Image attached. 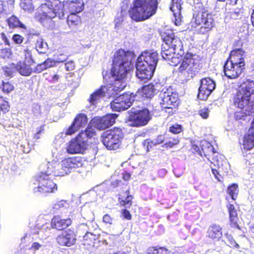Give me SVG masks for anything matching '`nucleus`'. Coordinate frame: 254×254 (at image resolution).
<instances>
[{"label": "nucleus", "mask_w": 254, "mask_h": 254, "mask_svg": "<svg viewBox=\"0 0 254 254\" xmlns=\"http://www.w3.org/2000/svg\"><path fill=\"white\" fill-rule=\"evenodd\" d=\"M44 76L45 77L46 80L50 83L57 82L60 78V75L58 73L53 74L51 72H45Z\"/></svg>", "instance_id": "4c0bfd02"}, {"label": "nucleus", "mask_w": 254, "mask_h": 254, "mask_svg": "<svg viewBox=\"0 0 254 254\" xmlns=\"http://www.w3.org/2000/svg\"><path fill=\"white\" fill-rule=\"evenodd\" d=\"M191 57L190 55H187L186 58L184 59L182 62L180 64L179 67L178 68L179 71L182 72L185 69H187V67L190 65L191 61L189 59Z\"/></svg>", "instance_id": "a19ab883"}, {"label": "nucleus", "mask_w": 254, "mask_h": 254, "mask_svg": "<svg viewBox=\"0 0 254 254\" xmlns=\"http://www.w3.org/2000/svg\"><path fill=\"white\" fill-rule=\"evenodd\" d=\"M44 127L45 126L43 125L37 129V132L33 135L34 139L37 140L40 138V134L44 132Z\"/></svg>", "instance_id": "4d7b16f0"}, {"label": "nucleus", "mask_w": 254, "mask_h": 254, "mask_svg": "<svg viewBox=\"0 0 254 254\" xmlns=\"http://www.w3.org/2000/svg\"><path fill=\"white\" fill-rule=\"evenodd\" d=\"M191 147L192 149L194 151L197 152L198 154L202 155L199 147L197 144H195L194 142H191Z\"/></svg>", "instance_id": "69168bd1"}, {"label": "nucleus", "mask_w": 254, "mask_h": 254, "mask_svg": "<svg viewBox=\"0 0 254 254\" xmlns=\"http://www.w3.org/2000/svg\"><path fill=\"white\" fill-rule=\"evenodd\" d=\"M158 6V0H134L128 14L135 21H144L156 13Z\"/></svg>", "instance_id": "7ed1b4c3"}, {"label": "nucleus", "mask_w": 254, "mask_h": 254, "mask_svg": "<svg viewBox=\"0 0 254 254\" xmlns=\"http://www.w3.org/2000/svg\"><path fill=\"white\" fill-rule=\"evenodd\" d=\"M159 60L156 52L145 51L138 58L136 64V76L144 81L153 76Z\"/></svg>", "instance_id": "f03ea898"}, {"label": "nucleus", "mask_w": 254, "mask_h": 254, "mask_svg": "<svg viewBox=\"0 0 254 254\" xmlns=\"http://www.w3.org/2000/svg\"><path fill=\"white\" fill-rule=\"evenodd\" d=\"M238 192V186L236 184H233L227 189V193L231 196L233 200H235Z\"/></svg>", "instance_id": "58836bf2"}, {"label": "nucleus", "mask_w": 254, "mask_h": 254, "mask_svg": "<svg viewBox=\"0 0 254 254\" xmlns=\"http://www.w3.org/2000/svg\"><path fill=\"white\" fill-rule=\"evenodd\" d=\"M64 67L67 71L73 70L75 68L74 63L72 61L67 62L65 64Z\"/></svg>", "instance_id": "bf43d9fd"}, {"label": "nucleus", "mask_w": 254, "mask_h": 254, "mask_svg": "<svg viewBox=\"0 0 254 254\" xmlns=\"http://www.w3.org/2000/svg\"><path fill=\"white\" fill-rule=\"evenodd\" d=\"M151 118L150 111L146 108L131 112L128 118L129 125L133 127H140L146 125Z\"/></svg>", "instance_id": "0eeeda50"}, {"label": "nucleus", "mask_w": 254, "mask_h": 254, "mask_svg": "<svg viewBox=\"0 0 254 254\" xmlns=\"http://www.w3.org/2000/svg\"><path fill=\"white\" fill-rule=\"evenodd\" d=\"M0 38L1 39L4 41V43L5 45L9 46L10 45V42L8 38H7L6 34L4 32H1L0 34Z\"/></svg>", "instance_id": "0e129e2a"}, {"label": "nucleus", "mask_w": 254, "mask_h": 254, "mask_svg": "<svg viewBox=\"0 0 254 254\" xmlns=\"http://www.w3.org/2000/svg\"><path fill=\"white\" fill-rule=\"evenodd\" d=\"M65 2L72 12L78 13L84 9V3L82 0H67Z\"/></svg>", "instance_id": "a878e982"}, {"label": "nucleus", "mask_w": 254, "mask_h": 254, "mask_svg": "<svg viewBox=\"0 0 254 254\" xmlns=\"http://www.w3.org/2000/svg\"><path fill=\"white\" fill-rule=\"evenodd\" d=\"M233 64L228 60L224 66L225 75L230 79L237 78L243 71L241 68V65L237 66V65Z\"/></svg>", "instance_id": "f3484780"}, {"label": "nucleus", "mask_w": 254, "mask_h": 254, "mask_svg": "<svg viewBox=\"0 0 254 254\" xmlns=\"http://www.w3.org/2000/svg\"><path fill=\"white\" fill-rule=\"evenodd\" d=\"M72 223L70 218L63 219L59 216H55L51 222L52 228L58 231H63L66 229Z\"/></svg>", "instance_id": "a211bd4d"}, {"label": "nucleus", "mask_w": 254, "mask_h": 254, "mask_svg": "<svg viewBox=\"0 0 254 254\" xmlns=\"http://www.w3.org/2000/svg\"><path fill=\"white\" fill-rule=\"evenodd\" d=\"M155 91L154 85L150 83L138 89L133 97H138L142 99H151L155 95Z\"/></svg>", "instance_id": "6ab92c4d"}, {"label": "nucleus", "mask_w": 254, "mask_h": 254, "mask_svg": "<svg viewBox=\"0 0 254 254\" xmlns=\"http://www.w3.org/2000/svg\"><path fill=\"white\" fill-rule=\"evenodd\" d=\"M83 133L79 132L76 136L72 138L67 143L66 152L70 154H83L87 149L88 143L82 136Z\"/></svg>", "instance_id": "423d86ee"}, {"label": "nucleus", "mask_w": 254, "mask_h": 254, "mask_svg": "<svg viewBox=\"0 0 254 254\" xmlns=\"http://www.w3.org/2000/svg\"><path fill=\"white\" fill-rule=\"evenodd\" d=\"M0 88L5 94H8L14 90V85L9 81H2Z\"/></svg>", "instance_id": "c9c22d12"}, {"label": "nucleus", "mask_w": 254, "mask_h": 254, "mask_svg": "<svg viewBox=\"0 0 254 254\" xmlns=\"http://www.w3.org/2000/svg\"><path fill=\"white\" fill-rule=\"evenodd\" d=\"M227 239L226 244L230 247L239 248V245L235 242L232 236L228 234L225 235Z\"/></svg>", "instance_id": "a18cd8bd"}, {"label": "nucleus", "mask_w": 254, "mask_h": 254, "mask_svg": "<svg viewBox=\"0 0 254 254\" xmlns=\"http://www.w3.org/2000/svg\"><path fill=\"white\" fill-rule=\"evenodd\" d=\"M121 214L123 216V218L127 220H130L132 218V216L130 213L129 211L126 208L123 209L121 211Z\"/></svg>", "instance_id": "6e6d98bb"}, {"label": "nucleus", "mask_w": 254, "mask_h": 254, "mask_svg": "<svg viewBox=\"0 0 254 254\" xmlns=\"http://www.w3.org/2000/svg\"><path fill=\"white\" fill-rule=\"evenodd\" d=\"M24 53V60L19 61L15 64H13L12 66L20 75L24 76H28L33 72L31 66L35 64V62L32 58L31 51L28 50H25Z\"/></svg>", "instance_id": "6e6552de"}, {"label": "nucleus", "mask_w": 254, "mask_h": 254, "mask_svg": "<svg viewBox=\"0 0 254 254\" xmlns=\"http://www.w3.org/2000/svg\"><path fill=\"white\" fill-rule=\"evenodd\" d=\"M130 54L129 51L120 49L116 51L112 58L111 74L115 80L111 86L115 92L122 91L126 87L124 79L132 68L131 62L128 58Z\"/></svg>", "instance_id": "f257e3e1"}, {"label": "nucleus", "mask_w": 254, "mask_h": 254, "mask_svg": "<svg viewBox=\"0 0 254 254\" xmlns=\"http://www.w3.org/2000/svg\"><path fill=\"white\" fill-rule=\"evenodd\" d=\"M45 66H46V69L52 67L53 65L54 61L50 59H47L46 61L43 62Z\"/></svg>", "instance_id": "e2e57ef3"}, {"label": "nucleus", "mask_w": 254, "mask_h": 254, "mask_svg": "<svg viewBox=\"0 0 254 254\" xmlns=\"http://www.w3.org/2000/svg\"><path fill=\"white\" fill-rule=\"evenodd\" d=\"M41 246V245L39 243L34 242L32 244V245L30 248V249L33 250L34 251H37L40 249Z\"/></svg>", "instance_id": "774afa93"}, {"label": "nucleus", "mask_w": 254, "mask_h": 254, "mask_svg": "<svg viewBox=\"0 0 254 254\" xmlns=\"http://www.w3.org/2000/svg\"><path fill=\"white\" fill-rule=\"evenodd\" d=\"M82 132V136L86 139V142H88V139L93 137L96 134V132L94 128L90 126H88L84 130L81 131Z\"/></svg>", "instance_id": "f704fd0d"}, {"label": "nucleus", "mask_w": 254, "mask_h": 254, "mask_svg": "<svg viewBox=\"0 0 254 254\" xmlns=\"http://www.w3.org/2000/svg\"><path fill=\"white\" fill-rule=\"evenodd\" d=\"M192 22L196 26L201 25V28H204L206 31L210 30L213 27V19L210 15L206 13H199L193 16Z\"/></svg>", "instance_id": "dca6fc26"}, {"label": "nucleus", "mask_w": 254, "mask_h": 254, "mask_svg": "<svg viewBox=\"0 0 254 254\" xmlns=\"http://www.w3.org/2000/svg\"><path fill=\"white\" fill-rule=\"evenodd\" d=\"M34 184H38L34 189L35 192H39L45 195L54 193L58 190V186L52 179L50 174L46 172H39L33 178Z\"/></svg>", "instance_id": "20e7f679"}, {"label": "nucleus", "mask_w": 254, "mask_h": 254, "mask_svg": "<svg viewBox=\"0 0 254 254\" xmlns=\"http://www.w3.org/2000/svg\"><path fill=\"white\" fill-rule=\"evenodd\" d=\"M216 84L211 78L207 77L200 80V86L198 89V98L202 100H206L215 89Z\"/></svg>", "instance_id": "ddd939ff"}, {"label": "nucleus", "mask_w": 254, "mask_h": 254, "mask_svg": "<svg viewBox=\"0 0 254 254\" xmlns=\"http://www.w3.org/2000/svg\"><path fill=\"white\" fill-rule=\"evenodd\" d=\"M77 13L71 12L67 16V23L71 28H75L81 24V18Z\"/></svg>", "instance_id": "c756f323"}, {"label": "nucleus", "mask_w": 254, "mask_h": 254, "mask_svg": "<svg viewBox=\"0 0 254 254\" xmlns=\"http://www.w3.org/2000/svg\"><path fill=\"white\" fill-rule=\"evenodd\" d=\"M82 165V158L79 156H74L65 158L62 161L60 175L68 174L72 169L80 167Z\"/></svg>", "instance_id": "4468645a"}, {"label": "nucleus", "mask_w": 254, "mask_h": 254, "mask_svg": "<svg viewBox=\"0 0 254 254\" xmlns=\"http://www.w3.org/2000/svg\"><path fill=\"white\" fill-rule=\"evenodd\" d=\"M50 5L52 8V11L54 12V18L58 16L61 19L64 16L65 9L64 2H62L59 0L55 1L54 3H50Z\"/></svg>", "instance_id": "b1692460"}, {"label": "nucleus", "mask_w": 254, "mask_h": 254, "mask_svg": "<svg viewBox=\"0 0 254 254\" xmlns=\"http://www.w3.org/2000/svg\"><path fill=\"white\" fill-rule=\"evenodd\" d=\"M14 64H12L9 67H5L4 69L5 75L7 76L12 77L13 75L15 68L12 66Z\"/></svg>", "instance_id": "603ef678"}, {"label": "nucleus", "mask_w": 254, "mask_h": 254, "mask_svg": "<svg viewBox=\"0 0 254 254\" xmlns=\"http://www.w3.org/2000/svg\"><path fill=\"white\" fill-rule=\"evenodd\" d=\"M118 116L116 114H108L102 117H94L91 120L92 124L99 130L105 129L115 123Z\"/></svg>", "instance_id": "9b49d317"}, {"label": "nucleus", "mask_w": 254, "mask_h": 254, "mask_svg": "<svg viewBox=\"0 0 254 254\" xmlns=\"http://www.w3.org/2000/svg\"><path fill=\"white\" fill-rule=\"evenodd\" d=\"M148 254H170V252L164 247H151L147 251Z\"/></svg>", "instance_id": "72a5a7b5"}, {"label": "nucleus", "mask_w": 254, "mask_h": 254, "mask_svg": "<svg viewBox=\"0 0 254 254\" xmlns=\"http://www.w3.org/2000/svg\"><path fill=\"white\" fill-rule=\"evenodd\" d=\"M251 98L239 92H237L234 99L235 106L245 111V114L253 115L254 114V103L250 102Z\"/></svg>", "instance_id": "9d476101"}, {"label": "nucleus", "mask_w": 254, "mask_h": 254, "mask_svg": "<svg viewBox=\"0 0 254 254\" xmlns=\"http://www.w3.org/2000/svg\"><path fill=\"white\" fill-rule=\"evenodd\" d=\"M215 166H217L219 169L223 168L224 166H228V163L226 161H223L221 156H216L213 159V162H212Z\"/></svg>", "instance_id": "c03bdc74"}, {"label": "nucleus", "mask_w": 254, "mask_h": 254, "mask_svg": "<svg viewBox=\"0 0 254 254\" xmlns=\"http://www.w3.org/2000/svg\"><path fill=\"white\" fill-rule=\"evenodd\" d=\"M54 15L50 3H45L38 7L35 17L43 25L46 26L52 21L54 18Z\"/></svg>", "instance_id": "1a4fd4ad"}, {"label": "nucleus", "mask_w": 254, "mask_h": 254, "mask_svg": "<svg viewBox=\"0 0 254 254\" xmlns=\"http://www.w3.org/2000/svg\"><path fill=\"white\" fill-rule=\"evenodd\" d=\"M80 128L72 122L71 125L67 127L64 131L66 135H71L74 134Z\"/></svg>", "instance_id": "37998d69"}, {"label": "nucleus", "mask_w": 254, "mask_h": 254, "mask_svg": "<svg viewBox=\"0 0 254 254\" xmlns=\"http://www.w3.org/2000/svg\"><path fill=\"white\" fill-rule=\"evenodd\" d=\"M243 148L251 150L254 147V132L253 129H249L243 138Z\"/></svg>", "instance_id": "cd10ccee"}, {"label": "nucleus", "mask_w": 254, "mask_h": 254, "mask_svg": "<svg viewBox=\"0 0 254 254\" xmlns=\"http://www.w3.org/2000/svg\"><path fill=\"white\" fill-rule=\"evenodd\" d=\"M170 138L169 134L166 133L164 135H159L157 136L155 144H161L164 142L165 140Z\"/></svg>", "instance_id": "3c124183"}, {"label": "nucleus", "mask_w": 254, "mask_h": 254, "mask_svg": "<svg viewBox=\"0 0 254 254\" xmlns=\"http://www.w3.org/2000/svg\"><path fill=\"white\" fill-rule=\"evenodd\" d=\"M46 69V66H45L43 63L38 64L35 67L33 72L40 73L43 70Z\"/></svg>", "instance_id": "13d9d810"}, {"label": "nucleus", "mask_w": 254, "mask_h": 254, "mask_svg": "<svg viewBox=\"0 0 254 254\" xmlns=\"http://www.w3.org/2000/svg\"><path fill=\"white\" fill-rule=\"evenodd\" d=\"M244 53V52L241 49H235L231 51L229 57V62L236 64L237 63V59L244 61L243 58Z\"/></svg>", "instance_id": "7c9ffc66"}, {"label": "nucleus", "mask_w": 254, "mask_h": 254, "mask_svg": "<svg viewBox=\"0 0 254 254\" xmlns=\"http://www.w3.org/2000/svg\"><path fill=\"white\" fill-rule=\"evenodd\" d=\"M20 5L21 7L25 11H32L34 10V6L32 0H21Z\"/></svg>", "instance_id": "e433bc0d"}, {"label": "nucleus", "mask_w": 254, "mask_h": 254, "mask_svg": "<svg viewBox=\"0 0 254 254\" xmlns=\"http://www.w3.org/2000/svg\"><path fill=\"white\" fill-rule=\"evenodd\" d=\"M6 22L9 27L11 28H15L17 27L22 28H25V25L20 21L16 16L14 15H11L7 18Z\"/></svg>", "instance_id": "473e14b6"}, {"label": "nucleus", "mask_w": 254, "mask_h": 254, "mask_svg": "<svg viewBox=\"0 0 254 254\" xmlns=\"http://www.w3.org/2000/svg\"><path fill=\"white\" fill-rule=\"evenodd\" d=\"M227 208L229 214L230 224L231 227L239 229L240 227L238 224V217L237 211L233 204H229Z\"/></svg>", "instance_id": "bb28decb"}, {"label": "nucleus", "mask_w": 254, "mask_h": 254, "mask_svg": "<svg viewBox=\"0 0 254 254\" xmlns=\"http://www.w3.org/2000/svg\"><path fill=\"white\" fill-rule=\"evenodd\" d=\"M123 137L122 129L115 127L103 133L102 142L108 150H116L121 147Z\"/></svg>", "instance_id": "39448f33"}, {"label": "nucleus", "mask_w": 254, "mask_h": 254, "mask_svg": "<svg viewBox=\"0 0 254 254\" xmlns=\"http://www.w3.org/2000/svg\"><path fill=\"white\" fill-rule=\"evenodd\" d=\"M122 178L125 181H128L131 178V174L127 171H124L122 173Z\"/></svg>", "instance_id": "338daca9"}, {"label": "nucleus", "mask_w": 254, "mask_h": 254, "mask_svg": "<svg viewBox=\"0 0 254 254\" xmlns=\"http://www.w3.org/2000/svg\"><path fill=\"white\" fill-rule=\"evenodd\" d=\"M107 91L108 89L107 86L105 85H102L99 89L96 90L90 95V97L88 99L89 102L91 105H96L101 98L106 96V92Z\"/></svg>", "instance_id": "5701e85b"}, {"label": "nucleus", "mask_w": 254, "mask_h": 254, "mask_svg": "<svg viewBox=\"0 0 254 254\" xmlns=\"http://www.w3.org/2000/svg\"><path fill=\"white\" fill-rule=\"evenodd\" d=\"M247 116H250L249 115H247L245 114V111L243 109H241L240 111H237L235 113V117L236 120H241L244 119V117Z\"/></svg>", "instance_id": "864d4df0"}, {"label": "nucleus", "mask_w": 254, "mask_h": 254, "mask_svg": "<svg viewBox=\"0 0 254 254\" xmlns=\"http://www.w3.org/2000/svg\"><path fill=\"white\" fill-rule=\"evenodd\" d=\"M174 38L175 36L173 34L171 36L167 35L164 38L166 43L170 46L169 49L164 51L162 53V57L165 60H170L174 58L175 54V46L173 44V42Z\"/></svg>", "instance_id": "412c9836"}, {"label": "nucleus", "mask_w": 254, "mask_h": 254, "mask_svg": "<svg viewBox=\"0 0 254 254\" xmlns=\"http://www.w3.org/2000/svg\"><path fill=\"white\" fill-rule=\"evenodd\" d=\"M177 48L179 50L178 55L182 57L184 54V51L183 50V45L182 41L179 39L176 38V50Z\"/></svg>", "instance_id": "49530a36"}, {"label": "nucleus", "mask_w": 254, "mask_h": 254, "mask_svg": "<svg viewBox=\"0 0 254 254\" xmlns=\"http://www.w3.org/2000/svg\"><path fill=\"white\" fill-rule=\"evenodd\" d=\"M133 196L130 193L129 189L119 194L118 202L120 206L129 208L132 205Z\"/></svg>", "instance_id": "aec40b11"}, {"label": "nucleus", "mask_w": 254, "mask_h": 254, "mask_svg": "<svg viewBox=\"0 0 254 254\" xmlns=\"http://www.w3.org/2000/svg\"><path fill=\"white\" fill-rule=\"evenodd\" d=\"M13 42L17 44H21L24 40V38L19 34H14L12 38Z\"/></svg>", "instance_id": "5fc2aeb1"}, {"label": "nucleus", "mask_w": 254, "mask_h": 254, "mask_svg": "<svg viewBox=\"0 0 254 254\" xmlns=\"http://www.w3.org/2000/svg\"><path fill=\"white\" fill-rule=\"evenodd\" d=\"M12 52L10 48H5L0 50V57L2 59L8 58L11 55Z\"/></svg>", "instance_id": "09e8293b"}, {"label": "nucleus", "mask_w": 254, "mask_h": 254, "mask_svg": "<svg viewBox=\"0 0 254 254\" xmlns=\"http://www.w3.org/2000/svg\"><path fill=\"white\" fill-rule=\"evenodd\" d=\"M131 95L125 93L115 98L110 103L111 109L120 112L129 108L132 105Z\"/></svg>", "instance_id": "f8f14e48"}, {"label": "nucleus", "mask_w": 254, "mask_h": 254, "mask_svg": "<svg viewBox=\"0 0 254 254\" xmlns=\"http://www.w3.org/2000/svg\"><path fill=\"white\" fill-rule=\"evenodd\" d=\"M114 218L108 214H105L103 217V222L106 225H111L113 224Z\"/></svg>", "instance_id": "8fccbe9b"}, {"label": "nucleus", "mask_w": 254, "mask_h": 254, "mask_svg": "<svg viewBox=\"0 0 254 254\" xmlns=\"http://www.w3.org/2000/svg\"><path fill=\"white\" fill-rule=\"evenodd\" d=\"M9 108L8 102L3 97L0 96V112L1 111L4 113L8 112Z\"/></svg>", "instance_id": "79ce46f5"}, {"label": "nucleus", "mask_w": 254, "mask_h": 254, "mask_svg": "<svg viewBox=\"0 0 254 254\" xmlns=\"http://www.w3.org/2000/svg\"><path fill=\"white\" fill-rule=\"evenodd\" d=\"M56 241L61 246L71 247L76 243V234L73 230L68 229L58 235Z\"/></svg>", "instance_id": "2eb2a0df"}, {"label": "nucleus", "mask_w": 254, "mask_h": 254, "mask_svg": "<svg viewBox=\"0 0 254 254\" xmlns=\"http://www.w3.org/2000/svg\"><path fill=\"white\" fill-rule=\"evenodd\" d=\"M155 144L152 140L146 139L144 141V145L146 146L147 151H149L151 148L152 145Z\"/></svg>", "instance_id": "680f3d73"}, {"label": "nucleus", "mask_w": 254, "mask_h": 254, "mask_svg": "<svg viewBox=\"0 0 254 254\" xmlns=\"http://www.w3.org/2000/svg\"><path fill=\"white\" fill-rule=\"evenodd\" d=\"M79 128L85 127L88 123L87 116L83 113L77 114L72 121Z\"/></svg>", "instance_id": "2f4dec72"}, {"label": "nucleus", "mask_w": 254, "mask_h": 254, "mask_svg": "<svg viewBox=\"0 0 254 254\" xmlns=\"http://www.w3.org/2000/svg\"><path fill=\"white\" fill-rule=\"evenodd\" d=\"M98 238L97 235L87 232L83 236V245L87 249L95 247L96 244L99 242Z\"/></svg>", "instance_id": "393cba45"}, {"label": "nucleus", "mask_w": 254, "mask_h": 254, "mask_svg": "<svg viewBox=\"0 0 254 254\" xmlns=\"http://www.w3.org/2000/svg\"><path fill=\"white\" fill-rule=\"evenodd\" d=\"M182 4H183V2L181 0H177V1H176V7H177L178 9L179 10V17L178 19L176 18V23H175L176 25H178L181 24V22L182 21L181 16V10L182 9L181 5ZM176 14H177L176 13V17H177Z\"/></svg>", "instance_id": "de8ad7c7"}, {"label": "nucleus", "mask_w": 254, "mask_h": 254, "mask_svg": "<svg viewBox=\"0 0 254 254\" xmlns=\"http://www.w3.org/2000/svg\"><path fill=\"white\" fill-rule=\"evenodd\" d=\"M238 92L251 98V95L254 93V81L249 79L243 81Z\"/></svg>", "instance_id": "4be33fe9"}, {"label": "nucleus", "mask_w": 254, "mask_h": 254, "mask_svg": "<svg viewBox=\"0 0 254 254\" xmlns=\"http://www.w3.org/2000/svg\"><path fill=\"white\" fill-rule=\"evenodd\" d=\"M209 111L207 108H203L199 110V114L203 119H207L209 116Z\"/></svg>", "instance_id": "052dcab7"}, {"label": "nucleus", "mask_w": 254, "mask_h": 254, "mask_svg": "<svg viewBox=\"0 0 254 254\" xmlns=\"http://www.w3.org/2000/svg\"><path fill=\"white\" fill-rule=\"evenodd\" d=\"M207 235L211 239H219L222 236V229L219 225H211L207 230Z\"/></svg>", "instance_id": "c85d7f7f"}, {"label": "nucleus", "mask_w": 254, "mask_h": 254, "mask_svg": "<svg viewBox=\"0 0 254 254\" xmlns=\"http://www.w3.org/2000/svg\"><path fill=\"white\" fill-rule=\"evenodd\" d=\"M47 46L46 43L43 42V39L39 38L36 41L35 48L39 53H44L45 52L44 50L46 49Z\"/></svg>", "instance_id": "ea45409f"}]
</instances>
